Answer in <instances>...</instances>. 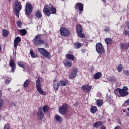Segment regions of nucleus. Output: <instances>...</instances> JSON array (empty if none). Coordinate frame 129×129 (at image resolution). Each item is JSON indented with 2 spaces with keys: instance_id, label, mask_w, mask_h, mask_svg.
<instances>
[{
  "instance_id": "f257e3e1",
  "label": "nucleus",
  "mask_w": 129,
  "mask_h": 129,
  "mask_svg": "<svg viewBox=\"0 0 129 129\" xmlns=\"http://www.w3.org/2000/svg\"><path fill=\"white\" fill-rule=\"evenodd\" d=\"M33 43L34 45L37 47H40L42 46V45H44V44H45V46L46 48L49 47V45L45 43V40L41 38V35H40V34L36 35L33 40Z\"/></svg>"
},
{
  "instance_id": "f03ea898",
  "label": "nucleus",
  "mask_w": 129,
  "mask_h": 129,
  "mask_svg": "<svg viewBox=\"0 0 129 129\" xmlns=\"http://www.w3.org/2000/svg\"><path fill=\"white\" fill-rule=\"evenodd\" d=\"M48 8L49 7L47 5H45L44 6L43 12L44 15H46L47 17H50L51 14H52V15H56V13H57V10L55 9V7L53 6H51L50 8V11Z\"/></svg>"
},
{
  "instance_id": "7ed1b4c3",
  "label": "nucleus",
  "mask_w": 129,
  "mask_h": 129,
  "mask_svg": "<svg viewBox=\"0 0 129 129\" xmlns=\"http://www.w3.org/2000/svg\"><path fill=\"white\" fill-rule=\"evenodd\" d=\"M116 91H118L119 94H120V96L122 97H124L125 96H127L128 95V88L126 86H124L123 87L122 89L120 88H117L114 92L115 93Z\"/></svg>"
},
{
  "instance_id": "20e7f679",
  "label": "nucleus",
  "mask_w": 129,
  "mask_h": 129,
  "mask_svg": "<svg viewBox=\"0 0 129 129\" xmlns=\"http://www.w3.org/2000/svg\"><path fill=\"white\" fill-rule=\"evenodd\" d=\"M33 5L30 3H27L25 5V14L27 17H29L33 13Z\"/></svg>"
},
{
  "instance_id": "39448f33",
  "label": "nucleus",
  "mask_w": 129,
  "mask_h": 129,
  "mask_svg": "<svg viewBox=\"0 0 129 129\" xmlns=\"http://www.w3.org/2000/svg\"><path fill=\"white\" fill-rule=\"evenodd\" d=\"M15 4V15L18 19H19L20 18V12H21V10H22V5L21 3L19 2L18 0H16Z\"/></svg>"
},
{
  "instance_id": "423d86ee",
  "label": "nucleus",
  "mask_w": 129,
  "mask_h": 129,
  "mask_svg": "<svg viewBox=\"0 0 129 129\" xmlns=\"http://www.w3.org/2000/svg\"><path fill=\"white\" fill-rule=\"evenodd\" d=\"M36 89L39 94L41 95H46V93L43 91L42 87H41V80L37 79L36 82Z\"/></svg>"
},
{
  "instance_id": "0eeeda50",
  "label": "nucleus",
  "mask_w": 129,
  "mask_h": 129,
  "mask_svg": "<svg viewBox=\"0 0 129 129\" xmlns=\"http://www.w3.org/2000/svg\"><path fill=\"white\" fill-rule=\"evenodd\" d=\"M38 52H39V53L41 54L42 56L45 57V58H47L48 59H50V58H51V54L50 53V52H48V51L45 48H39L38 49Z\"/></svg>"
},
{
  "instance_id": "6e6552de",
  "label": "nucleus",
  "mask_w": 129,
  "mask_h": 129,
  "mask_svg": "<svg viewBox=\"0 0 129 129\" xmlns=\"http://www.w3.org/2000/svg\"><path fill=\"white\" fill-rule=\"evenodd\" d=\"M68 107H69V105L67 103H64L61 106H60L58 108V111L62 115H64L66 114L67 111L68 110Z\"/></svg>"
},
{
  "instance_id": "1a4fd4ad",
  "label": "nucleus",
  "mask_w": 129,
  "mask_h": 129,
  "mask_svg": "<svg viewBox=\"0 0 129 129\" xmlns=\"http://www.w3.org/2000/svg\"><path fill=\"white\" fill-rule=\"evenodd\" d=\"M76 31L77 33L80 38H84L85 37V34L84 33H82L83 32V28L82 26L80 24H78L76 26Z\"/></svg>"
},
{
  "instance_id": "9d476101",
  "label": "nucleus",
  "mask_w": 129,
  "mask_h": 129,
  "mask_svg": "<svg viewBox=\"0 0 129 129\" xmlns=\"http://www.w3.org/2000/svg\"><path fill=\"white\" fill-rule=\"evenodd\" d=\"M96 50L98 53V54H103V53L105 52V50L104 49V47L101 43L99 42L96 45Z\"/></svg>"
},
{
  "instance_id": "9b49d317",
  "label": "nucleus",
  "mask_w": 129,
  "mask_h": 129,
  "mask_svg": "<svg viewBox=\"0 0 129 129\" xmlns=\"http://www.w3.org/2000/svg\"><path fill=\"white\" fill-rule=\"evenodd\" d=\"M59 33L62 37H68L70 35V32L65 27H61Z\"/></svg>"
},
{
  "instance_id": "f8f14e48",
  "label": "nucleus",
  "mask_w": 129,
  "mask_h": 129,
  "mask_svg": "<svg viewBox=\"0 0 129 129\" xmlns=\"http://www.w3.org/2000/svg\"><path fill=\"white\" fill-rule=\"evenodd\" d=\"M37 115L38 120H42V118H44L45 114L43 113V111H42L41 107H39L38 108V111L37 113Z\"/></svg>"
},
{
  "instance_id": "ddd939ff",
  "label": "nucleus",
  "mask_w": 129,
  "mask_h": 129,
  "mask_svg": "<svg viewBox=\"0 0 129 129\" xmlns=\"http://www.w3.org/2000/svg\"><path fill=\"white\" fill-rule=\"evenodd\" d=\"M78 72V69L75 68L73 69V71L69 75V78L70 79H74L77 75V73Z\"/></svg>"
},
{
  "instance_id": "4468645a",
  "label": "nucleus",
  "mask_w": 129,
  "mask_h": 129,
  "mask_svg": "<svg viewBox=\"0 0 129 129\" xmlns=\"http://www.w3.org/2000/svg\"><path fill=\"white\" fill-rule=\"evenodd\" d=\"M9 66H10V67L11 68V71L13 72V73H14L16 68V63H15V61H14V59H10L9 62Z\"/></svg>"
},
{
  "instance_id": "2eb2a0df",
  "label": "nucleus",
  "mask_w": 129,
  "mask_h": 129,
  "mask_svg": "<svg viewBox=\"0 0 129 129\" xmlns=\"http://www.w3.org/2000/svg\"><path fill=\"white\" fill-rule=\"evenodd\" d=\"M63 63L64 67H67L68 68H70V67H72V61L69 60V59H64L63 61Z\"/></svg>"
},
{
  "instance_id": "dca6fc26",
  "label": "nucleus",
  "mask_w": 129,
  "mask_h": 129,
  "mask_svg": "<svg viewBox=\"0 0 129 129\" xmlns=\"http://www.w3.org/2000/svg\"><path fill=\"white\" fill-rule=\"evenodd\" d=\"M91 89H92V87L90 85H84L82 87V90L86 91V92H90V91H91Z\"/></svg>"
},
{
  "instance_id": "f3484780",
  "label": "nucleus",
  "mask_w": 129,
  "mask_h": 129,
  "mask_svg": "<svg viewBox=\"0 0 129 129\" xmlns=\"http://www.w3.org/2000/svg\"><path fill=\"white\" fill-rule=\"evenodd\" d=\"M53 88L55 91H57L59 89L60 87V83L58 82L57 79H54L53 81Z\"/></svg>"
},
{
  "instance_id": "a211bd4d",
  "label": "nucleus",
  "mask_w": 129,
  "mask_h": 129,
  "mask_svg": "<svg viewBox=\"0 0 129 129\" xmlns=\"http://www.w3.org/2000/svg\"><path fill=\"white\" fill-rule=\"evenodd\" d=\"M21 42V37H17L15 38L14 42V47L15 50H17V48L18 47V45H19V43Z\"/></svg>"
},
{
  "instance_id": "6ab92c4d",
  "label": "nucleus",
  "mask_w": 129,
  "mask_h": 129,
  "mask_svg": "<svg viewBox=\"0 0 129 129\" xmlns=\"http://www.w3.org/2000/svg\"><path fill=\"white\" fill-rule=\"evenodd\" d=\"M75 9L77 10L78 9L80 13V12H83V5L81 3H78L75 5Z\"/></svg>"
},
{
  "instance_id": "aec40b11",
  "label": "nucleus",
  "mask_w": 129,
  "mask_h": 129,
  "mask_svg": "<svg viewBox=\"0 0 129 129\" xmlns=\"http://www.w3.org/2000/svg\"><path fill=\"white\" fill-rule=\"evenodd\" d=\"M104 122L101 121H96L95 123L93 124V126L94 127H99V126H101L102 125H103Z\"/></svg>"
},
{
  "instance_id": "412c9836",
  "label": "nucleus",
  "mask_w": 129,
  "mask_h": 129,
  "mask_svg": "<svg viewBox=\"0 0 129 129\" xmlns=\"http://www.w3.org/2000/svg\"><path fill=\"white\" fill-rule=\"evenodd\" d=\"M104 41L107 46H109L113 43V40L111 38L107 37L104 39Z\"/></svg>"
},
{
  "instance_id": "4be33fe9",
  "label": "nucleus",
  "mask_w": 129,
  "mask_h": 129,
  "mask_svg": "<svg viewBox=\"0 0 129 129\" xmlns=\"http://www.w3.org/2000/svg\"><path fill=\"white\" fill-rule=\"evenodd\" d=\"M102 77V74L100 72H98L95 73L93 75V79H95V80H97V79H100L101 77Z\"/></svg>"
},
{
  "instance_id": "5701e85b",
  "label": "nucleus",
  "mask_w": 129,
  "mask_h": 129,
  "mask_svg": "<svg viewBox=\"0 0 129 129\" xmlns=\"http://www.w3.org/2000/svg\"><path fill=\"white\" fill-rule=\"evenodd\" d=\"M35 16L37 19H42V17H43V15H42L41 10H37L35 13Z\"/></svg>"
},
{
  "instance_id": "b1692460",
  "label": "nucleus",
  "mask_w": 129,
  "mask_h": 129,
  "mask_svg": "<svg viewBox=\"0 0 129 129\" xmlns=\"http://www.w3.org/2000/svg\"><path fill=\"white\" fill-rule=\"evenodd\" d=\"M66 58L67 60H70L71 61H74L75 57L74 55L71 54H68L66 55Z\"/></svg>"
},
{
  "instance_id": "393cba45",
  "label": "nucleus",
  "mask_w": 129,
  "mask_h": 129,
  "mask_svg": "<svg viewBox=\"0 0 129 129\" xmlns=\"http://www.w3.org/2000/svg\"><path fill=\"white\" fill-rule=\"evenodd\" d=\"M54 118H55V120H56V121H59L60 123H61V122H62L63 121L62 117L59 116L58 115H55Z\"/></svg>"
},
{
  "instance_id": "a878e982",
  "label": "nucleus",
  "mask_w": 129,
  "mask_h": 129,
  "mask_svg": "<svg viewBox=\"0 0 129 129\" xmlns=\"http://www.w3.org/2000/svg\"><path fill=\"white\" fill-rule=\"evenodd\" d=\"M10 33V32H9V31L7 30V29H4L2 30V34H3V36H4V37H8V36H9V33Z\"/></svg>"
},
{
  "instance_id": "bb28decb",
  "label": "nucleus",
  "mask_w": 129,
  "mask_h": 129,
  "mask_svg": "<svg viewBox=\"0 0 129 129\" xmlns=\"http://www.w3.org/2000/svg\"><path fill=\"white\" fill-rule=\"evenodd\" d=\"M67 83H68V80H61L59 81V84L61 87L66 86V85H67Z\"/></svg>"
},
{
  "instance_id": "cd10ccee",
  "label": "nucleus",
  "mask_w": 129,
  "mask_h": 129,
  "mask_svg": "<svg viewBox=\"0 0 129 129\" xmlns=\"http://www.w3.org/2000/svg\"><path fill=\"white\" fill-rule=\"evenodd\" d=\"M82 46L81 43L77 42L74 44L75 49H79Z\"/></svg>"
},
{
  "instance_id": "c85d7f7f",
  "label": "nucleus",
  "mask_w": 129,
  "mask_h": 129,
  "mask_svg": "<svg viewBox=\"0 0 129 129\" xmlns=\"http://www.w3.org/2000/svg\"><path fill=\"white\" fill-rule=\"evenodd\" d=\"M90 111L91 113H95L97 111V107L95 106H92L90 108Z\"/></svg>"
},
{
  "instance_id": "c756f323",
  "label": "nucleus",
  "mask_w": 129,
  "mask_h": 129,
  "mask_svg": "<svg viewBox=\"0 0 129 129\" xmlns=\"http://www.w3.org/2000/svg\"><path fill=\"white\" fill-rule=\"evenodd\" d=\"M30 55H31L32 58H37V56H38V54L35 53V52H34V50H33V49L30 50Z\"/></svg>"
},
{
  "instance_id": "7c9ffc66",
  "label": "nucleus",
  "mask_w": 129,
  "mask_h": 129,
  "mask_svg": "<svg viewBox=\"0 0 129 129\" xmlns=\"http://www.w3.org/2000/svg\"><path fill=\"white\" fill-rule=\"evenodd\" d=\"M30 80L28 79L23 84V86L25 88H27V87H28L29 85H30Z\"/></svg>"
},
{
  "instance_id": "2f4dec72",
  "label": "nucleus",
  "mask_w": 129,
  "mask_h": 129,
  "mask_svg": "<svg viewBox=\"0 0 129 129\" xmlns=\"http://www.w3.org/2000/svg\"><path fill=\"white\" fill-rule=\"evenodd\" d=\"M42 110L44 113L48 112V111H49V107H48V105H44L42 107Z\"/></svg>"
},
{
  "instance_id": "473e14b6",
  "label": "nucleus",
  "mask_w": 129,
  "mask_h": 129,
  "mask_svg": "<svg viewBox=\"0 0 129 129\" xmlns=\"http://www.w3.org/2000/svg\"><path fill=\"white\" fill-rule=\"evenodd\" d=\"M19 32L22 36H25V35H27V30L26 29L20 30Z\"/></svg>"
},
{
  "instance_id": "72a5a7b5",
  "label": "nucleus",
  "mask_w": 129,
  "mask_h": 129,
  "mask_svg": "<svg viewBox=\"0 0 129 129\" xmlns=\"http://www.w3.org/2000/svg\"><path fill=\"white\" fill-rule=\"evenodd\" d=\"M0 94H2V91L0 90ZM4 99H0V110L2 109V107H3V105H4Z\"/></svg>"
},
{
  "instance_id": "f704fd0d",
  "label": "nucleus",
  "mask_w": 129,
  "mask_h": 129,
  "mask_svg": "<svg viewBox=\"0 0 129 129\" xmlns=\"http://www.w3.org/2000/svg\"><path fill=\"white\" fill-rule=\"evenodd\" d=\"M18 65L19 67L23 68V69H25V64L23 63V61L19 62L18 63Z\"/></svg>"
},
{
  "instance_id": "c9c22d12",
  "label": "nucleus",
  "mask_w": 129,
  "mask_h": 129,
  "mask_svg": "<svg viewBox=\"0 0 129 129\" xmlns=\"http://www.w3.org/2000/svg\"><path fill=\"white\" fill-rule=\"evenodd\" d=\"M97 105L98 106H102V104H103V102L101 100H97Z\"/></svg>"
},
{
  "instance_id": "e433bc0d",
  "label": "nucleus",
  "mask_w": 129,
  "mask_h": 129,
  "mask_svg": "<svg viewBox=\"0 0 129 129\" xmlns=\"http://www.w3.org/2000/svg\"><path fill=\"white\" fill-rule=\"evenodd\" d=\"M122 71V64H120L118 66L117 71L118 72H121Z\"/></svg>"
},
{
  "instance_id": "4c0bfd02",
  "label": "nucleus",
  "mask_w": 129,
  "mask_h": 129,
  "mask_svg": "<svg viewBox=\"0 0 129 129\" xmlns=\"http://www.w3.org/2000/svg\"><path fill=\"white\" fill-rule=\"evenodd\" d=\"M123 33L125 36H128L129 37V30H125L123 31Z\"/></svg>"
},
{
  "instance_id": "58836bf2",
  "label": "nucleus",
  "mask_w": 129,
  "mask_h": 129,
  "mask_svg": "<svg viewBox=\"0 0 129 129\" xmlns=\"http://www.w3.org/2000/svg\"><path fill=\"white\" fill-rule=\"evenodd\" d=\"M17 25L19 28H21L22 27V22L21 21H17Z\"/></svg>"
},
{
  "instance_id": "ea45409f",
  "label": "nucleus",
  "mask_w": 129,
  "mask_h": 129,
  "mask_svg": "<svg viewBox=\"0 0 129 129\" xmlns=\"http://www.w3.org/2000/svg\"><path fill=\"white\" fill-rule=\"evenodd\" d=\"M10 123H7L4 126V129H10Z\"/></svg>"
},
{
  "instance_id": "a19ab883",
  "label": "nucleus",
  "mask_w": 129,
  "mask_h": 129,
  "mask_svg": "<svg viewBox=\"0 0 129 129\" xmlns=\"http://www.w3.org/2000/svg\"><path fill=\"white\" fill-rule=\"evenodd\" d=\"M115 77L114 76H112V77H111L110 78H109V80L110 81H111V82H113V81H115Z\"/></svg>"
},
{
  "instance_id": "79ce46f5",
  "label": "nucleus",
  "mask_w": 129,
  "mask_h": 129,
  "mask_svg": "<svg viewBox=\"0 0 129 129\" xmlns=\"http://www.w3.org/2000/svg\"><path fill=\"white\" fill-rule=\"evenodd\" d=\"M104 32H109L110 29L109 27H105V29H104Z\"/></svg>"
},
{
  "instance_id": "37998d69",
  "label": "nucleus",
  "mask_w": 129,
  "mask_h": 129,
  "mask_svg": "<svg viewBox=\"0 0 129 129\" xmlns=\"http://www.w3.org/2000/svg\"><path fill=\"white\" fill-rule=\"evenodd\" d=\"M120 49H121V50L123 49V48H124V45H123V43H121L120 44Z\"/></svg>"
},
{
  "instance_id": "c03bdc74",
  "label": "nucleus",
  "mask_w": 129,
  "mask_h": 129,
  "mask_svg": "<svg viewBox=\"0 0 129 129\" xmlns=\"http://www.w3.org/2000/svg\"><path fill=\"white\" fill-rule=\"evenodd\" d=\"M124 73H125V75H126V76H129V71H124Z\"/></svg>"
},
{
  "instance_id": "a18cd8bd",
  "label": "nucleus",
  "mask_w": 129,
  "mask_h": 129,
  "mask_svg": "<svg viewBox=\"0 0 129 129\" xmlns=\"http://www.w3.org/2000/svg\"><path fill=\"white\" fill-rule=\"evenodd\" d=\"M5 82H6V84H10V83H11V81L10 80L7 79L5 81Z\"/></svg>"
},
{
  "instance_id": "49530a36",
  "label": "nucleus",
  "mask_w": 129,
  "mask_h": 129,
  "mask_svg": "<svg viewBox=\"0 0 129 129\" xmlns=\"http://www.w3.org/2000/svg\"><path fill=\"white\" fill-rule=\"evenodd\" d=\"M79 105V102H76L75 104H74V106H75L76 107H77Z\"/></svg>"
},
{
  "instance_id": "de8ad7c7",
  "label": "nucleus",
  "mask_w": 129,
  "mask_h": 129,
  "mask_svg": "<svg viewBox=\"0 0 129 129\" xmlns=\"http://www.w3.org/2000/svg\"><path fill=\"white\" fill-rule=\"evenodd\" d=\"M124 103H126L127 105H129V99L125 101Z\"/></svg>"
},
{
  "instance_id": "09e8293b",
  "label": "nucleus",
  "mask_w": 129,
  "mask_h": 129,
  "mask_svg": "<svg viewBox=\"0 0 129 129\" xmlns=\"http://www.w3.org/2000/svg\"><path fill=\"white\" fill-rule=\"evenodd\" d=\"M100 129H106V127L105 126L102 125L101 126Z\"/></svg>"
},
{
  "instance_id": "8fccbe9b",
  "label": "nucleus",
  "mask_w": 129,
  "mask_h": 129,
  "mask_svg": "<svg viewBox=\"0 0 129 129\" xmlns=\"http://www.w3.org/2000/svg\"><path fill=\"white\" fill-rule=\"evenodd\" d=\"M114 129H121V128H120V126H116Z\"/></svg>"
},
{
  "instance_id": "3c124183",
  "label": "nucleus",
  "mask_w": 129,
  "mask_h": 129,
  "mask_svg": "<svg viewBox=\"0 0 129 129\" xmlns=\"http://www.w3.org/2000/svg\"><path fill=\"white\" fill-rule=\"evenodd\" d=\"M82 51V53H85V52H86V49H81Z\"/></svg>"
},
{
  "instance_id": "603ef678",
  "label": "nucleus",
  "mask_w": 129,
  "mask_h": 129,
  "mask_svg": "<svg viewBox=\"0 0 129 129\" xmlns=\"http://www.w3.org/2000/svg\"><path fill=\"white\" fill-rule=\"evenodd\" d=\"M11 105H12V106H16V104H15V103H12L11 104Z\"/></svg>"
},
{
  "instance_id": "864d4df0",
  "label": "nucleus",
  "mask_w": 129,
  "mask_h": 129,
  "mask_svg": "<svg viewBox=\"0 0 129 129\" xmlns=\"http://www.w3.org/2000/svg\"><path fill=\"white\" fill-rule=\"evenodd\" d=\"M126 116H129V112H127L126 113Z\"/></svg>"
},
{
  "instance_id": "5fc2aeb1",
  "label": "nucleus",
  "mask_w": 129,
  "mask_h": 129,
  "mask_svg": "<svg viewBox=\"0 0 129 129\" xmlns=\"http://www.w3.org/2000/svg\"><path fill=\"white\" fill-rule=\"evenodd\" d=\"M101 1L104 3V4H105V3H106V0H101Z\"/></svg>"
},
{
  "instance_id": "6e6d98bb",
  "label": "nucleus",
  "mask_w": 129,
  "mask_h": 129,
  "mask_svg": "<svg viewBox=\"0 0 129 129\" xmlns=\"http://www.w3.org/2000/svg\"><path fill=\"white\" fill-rule=\"evenodd\" d=\"M2 45H0V52L2 51Z\"/></svg>"
},
{
  "instance_id": "4d7b16f0",
  "label": "nucleus",
  "mask_w": 129,
  "mask_h": 129,
  "mask_svg": "<svg viewBox=\"0 0 129 129\" xmlns=\"http://www.w3.org/2000/svg\"><path fill=\"white\" fill-rule=\"evenodd\" d=\"M11 2H12V0H8L9 3H11Z\"/></svg>"
},
{
  "instance_id": "13d9d810",
  "label": "nucleus",
  "mask_w": 129,
  "mask_h": 129,
  "mask_svg": "<svg viewBox=\"0 0 129 129\" xmlns=\"http://www.w3.org/2000/svg\"><path fill=\"white\" fill-rule=\"evenodd\" d=\"M110 98H111V97H109L107 98V100H109V99H110Z\"/></svg>"
},
{
  "instance_id": "bf43d9fd",
  "label": "nucleus",
  "mask_w": 129,
  "mask_h": 129,
  "mask_svg": "<svg viewBox=\"0 0 129 129\" xmlns=\"http://www.w3.org/2000/svg\"><path fill=\"white\" fill-rule=\"evenodd\" d=\"M123 112H125V110H123Z\"/></svg>"
},
{
  "instance_id": "052dcab7",
  "label": "nucleus",
  "mask_w": 129,
  "mask_h": 129,
  "mask_svg": "<svg viewBox=\"0 0 129 129\" xmlns=\"http://www.w3.org/2000/svg\"><path fill=\"white\" fill-rule=\"evenodd\" d=\"M127 110H128V111H129V108H128L127 109Z\"/></svg>"
},
{
  "instance_id": "680f3d73",
  "label": "nucleus",
  "mask_w": 129,
  "mask_h": 129,
  "mask_svg": "<svg viewBox=\"0 0 129 129\" xmlns=\"http://www.w3.org/2000/svg\"><path fill=\"white\" fill-rule=\"evenodd\" d=\"M64 1H65V0H61V2H64Z\"/></svg>"
},
{
  "instance_id": "e2e57ef3",
  "label": "nucleus",
  "mask_w": 129,
  "mask_h": 129,
  "mask_svg": "<svg viewBox=\"0 0 129 129\" xmlns=\"http://www.w3.org/2000/svg\"><path fill=\"white\" fill-rule=\"evenodd\" d=\"M23 1V2H25V0H22Z\"/></svg>"
},
{
  "instance_id": "0e129e2a",
  "label": "nucleus",
  "mask_w": 129,
  "mask_h": 129,
  "mask_svg": "<svg viewBox=\"0 0 129 129\" xmlns=\"http://www.w3.org/2000/svg\"><path fill=\"white\" fill-rule=\"evenodd\" d=\"M0 61H1V59H0Z\"/></svg>"
}]
</instances>
